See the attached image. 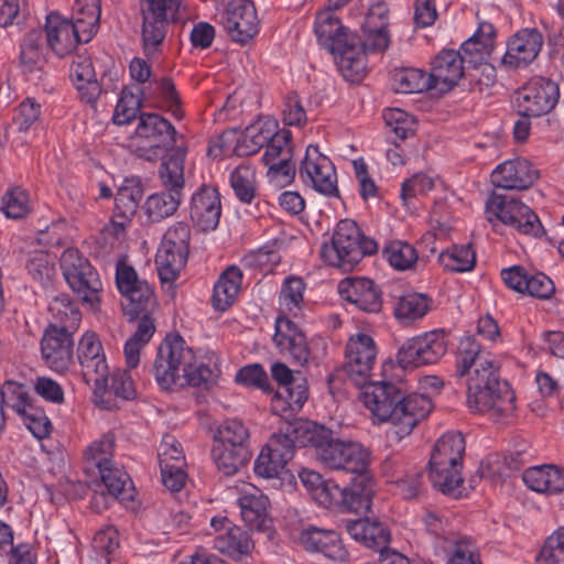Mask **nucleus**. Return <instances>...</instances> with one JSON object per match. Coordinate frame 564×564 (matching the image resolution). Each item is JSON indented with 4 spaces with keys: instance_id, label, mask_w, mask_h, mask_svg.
Masks as SVG:
<instances>
[{
    "instance_id": "nucleus-1",
    "label": "nucleus",
    "mask_w": 564,
    "mask_h": 564,
    "mask_svg": "<svg viewBox=\"0 0 564 564\" xmlns=\"http://www.w3.org/2000/svg\"><path fill=\"white\" fill-rule=\"evenodd\" d=\"M457 373L467 376V405L473 412L494 420L513 413L514 393L508 382L499 379L498 362L471 336L459 341Z\"/></svg>"
},
{
    "instance_id": "nucleus-2",
    "label": "nucleus",
    "mask_w": 564,
    "mask_h": 564,
    "mask_svg": "<svg viewBox=\"0 0 564 564\" xmlns=\"http://www.w3.org/2000/svg\"><path fill=\"white\" fill-rule=\"evenodd\" d=\"M153 370L163 390L183 386V380L198 387L219 376V357L213 351L195 354L180 336H167L158 349Z\"/></svg>"
},
{
    "instance_id": "nucleus-3",
    "label": "nucleus",
    "mask_w": 564,
    "mask_h": 564,
    "mask_svg": "<svg viewBox=\"0 0 564 564\" xmlns=\"http://www.w3.org/2000/svg\"><path fill=\"white\" fill-rule=\"evenodd\" d=\"M359 399L378 422L392 425L397 440L408 436L416 424L432 410V401L424 394L404 397L401 390L387 381L367 382L362 386Z\"/></svg>"
},
{
    "instance_id": "nucleus-4",
    "label": "nucleus",
    "mask_w": 564,
    "mask_h": 564,
    "mask_svg": "<svg viewBox=\"0 0 564 564\" xmlns=\"http://www.w3.org/2000/svg\"><path fill=\"white\" fill-rule=\"evenodd\" d=\"M300 441L315 449L317 460L326 468L352 474L367 471L371 453L362 444L334 438L332 431L305 420L297 427Z\"/></svg>"
},
{
    "instance_id": "nucleus-5",
    "label": "nucleus",
    "mask_w": 564,
    "mask_h": 564,
    "mask_svg": "<svg viewBox=\"0 0 564 564\" xmlns=\"http://www.w3.org/2000/svg\"><path fill=\"white\" fill-rule=\"evenodd\" d=\"M327 7L318 11L314 21V33L317 42L337 58L338 67L344 77L354 82L360 78L365 70V52L359 45V39L343 25L336 10Z\"/></svg>"
},
{
    "instance_id": "nucleus-6",
    "label": "nucleus",
    "mask_w": 564,
    "mask_h": 564,
    "mask_svg": "<svg viewBox=\"0 0 564 564\" xmlns=\"http://www.w3.org/2000/svg\"><path fill=\"white\" fill-rule=\"evenodd\" d=\"M464 453L463 435L458 432H448L436 441L429 463L433 486L456 498L464 495L460 476Z\"/></svg>"
},
{
    "instance_id": "nucleus-7",
    "label": "nucleus",
    "mask_w": 564,
    "mask_h": 564,
    "mask_svg": "<svg viewBox=\"0 0 564 564\" xmlns=\"http://www.w3.org/2000/svg\"><path fill=\"white\" fill-rule=\"evenodd\" d=\"M377 248V242L365 237L354 220L343 219L337 224L330 242L322 246L321 256L329 265L350 270L365 256L376 252Z\"/></svg>"
},
{
    "instance_id": "nucleus-8",
    "label": "nucleus",
    "mask_w": 564,
    "mask_h": 564,
    "mask_svg": "<svg viewBox=\"0 0 564 564\" xmlns=\"http://www.w3.org/2000/svg\"><path fill=\"white\" fill-rule=\"evenodd\" d=\"M300 423H305V420L288 421L270 437L254 462L256 475L264 479L282 476L286 465L293 458L295 447L306 446L300 441V433H297Z\"/></svg>"
},
{
    "instance_id": "nucleus-9",
    "label": "nucleus",
    "mask_w": 564,
    "mask_h": 564,
    "mask_svg": "<svg viewBox=\"0 0 564 564\" xmlns=\"http://www.w3.org/2000/svg\"><path fill=\"white\" fill-rule=\"evenodd\" d=\"M249 431L238 420H227L216 430L212 457L217 468L227 476L236 474L248 459Z\"/></svg>"
},
{
    "instance_id": "nucleus-10",
    "label": "nucleus",
    "mask_w": 564,
    "mask_h": 564,
    "mask_svg": "<svg viewBox=\"0 0 564 564\" xmlns=\"http://www.w3.org/2000/svg\"><path fill=\"white\" fill-rule=\"evenodd\" d=\"M485 210L489 221L497 219L520 234L541 237L544 232L535 213L528 205L510 195L492 194L486 202Z\"/></svg>"
},
{
    "instance_id": "nucleus-11",
    "label": "nucleus",
    "mask_w": 564,
    "mask_h": 564,
    "mask_svg": "<svg viewBox=\"0 0 564 564\" xmlns=\"http://www.w3.org/2000/svg\"><path fill=\"white\" fill-rule=\"evenodd\" d=\"M189 228L184 223L172 225L164 234L155 256L159 278L163 284H173L186 264Z\"/></svg>"
},
{
    "instance_id": "nucleus-12",
    "label": "nucleus",
    "mask_w": 564,
    "mask_h": 564,
    "mask_svg": "<svg viewBox=\"0 0 564 564\" xmlns=\"http://www.w3.org/2000/svg\"><path fill=\"white\" fill-rule=\"evenodd\" d=\"M61 269L70 289L83 302L96 308L100 301L102 284L89 261L77 249L69 248L61 257Z\"/></svg>"
},
{
    "instance_id": "nucleus-13",
    "label": "nucleus",
    "mask_w": 564,
    "mask_h": 564,
    "mask_svg": "<svg viewBox=\"0 0 564 564\" xmlns=\"http://www.w3.org/2000/svg\"><path fill=\"white\" fill-rule=\"evenodd\" d=\"M206 535L216 551L231 560H240L254 549L250 534L227 516H214Z\"/></svg>"
},
{
    "instance_id": "nucleus-14",
    "label": "nucleus",
    "mask_w": 564,
    "mask_h": 564,
    "mask_svg": "<svg viewBox=\"0 0 564 564\" xmlns=\"http://www.w3.org/2000/svg\"><path fill=\"white\" fill-rule=\"evenodd\" d=\"M447 351L443 332L432 330L408 339L398 351V361L403 368L433 365Z\"/></svg>"
},
{
    "instance_id": "nucleus-15",
    "label": "nucleus",
    "mask_w": 564,
    "mask_h": 564,
    "mask_svg": "<svg viewBox=\"0 0 564 564\" xmlns=\"http://www.w3.org/2000/svg\"><path fill=\"white\" fill-rule=\"evenodd\" d=\"M178 7V0H144L142 4V43L148 56L159 51L165 37V22L175 18Z\"/></svg>"
},
{
    "instance_id": "nucleus-16",
    "label": "nucleus",
    "mask_w": 564,
    "mask_h": 564,
    "mask_svg": "<svg viewBox=\"0 0 564 564\" xmlns=\"http://www.w3.org/2000/svg\"><path fill=\"white\" fill-rule=\"evenodd\" d=\"M77 358L84 380L95 387V393H105L108 388L109 367L106 355L95 333H85L77 347Z\"/></svg>"
},
{
    "instance_id": "nucleus-17",
    "label": "nucleus",
    "mask_w": 564,
    "mask_h": 564,
    "mask_svg": "<svg viewBox=\"0 0 564 564\" xmlns=\"http://www.w3.org/2000/svg\"><path fill=\"white\" fill-rule=\"evenodd\" d=\"M302 182L325 196H337V174L332 161L316 145H308L299 169Z\"/></svg>"
},
{
    "instance_id": "nucleus-18",
    "label": "nucleus",
    "mask_w": 564,
    "mask_h": 564,
    "mask_svg": "<svg viewBox=\"0 0 564 564\" xmlns=\"http://www.w3.org/2000/svg\"><path fill=\"white\" fill-rule=\"evenodd\" d=\"M558 96L556 83L544 77L532 78L517 93L516 104L519 115L545 116L555 107Z\"/></svg>"
},
{
    "instance_id": "nucleus-19",
    "label": "nucleus",
    "mask_w": 564,
    "mask_h": 564,
    "mask_svg": "<svg viewBox=\"0 0 564 564\" xmlns=\"http://www.w3.org/2000/svg\"><path fill=\"white\" fill-rule=\"evenodd\" d=\"M377 360V347L369 334H352L346 345V371L357 384L367 383Z\"/></svg>"
},
{
    "instance_id": "nucleus-20",
    "label": "nucleus",
    "mask_w": 564,
    "mask_h": 564,
    "mask_svg": "<svg viewBox=\"0 0 564 564\" xmlns=\"http://www.w3.org/2000/svg\"><path fill=\"white\" fill-rule=\"evenodd\" d=\"M543 43L544 37L538 29H520L508 39L501 64L508 69L525 68L539 56Z\"/></svg>"
},
{
    "instance_id": "nucleus-21",
    "label": "nucleus",
    "mask_w": 564,
    "mask_h": 564,
    "mask_svg": "<svg viewBox=\"0 0 564 564\" xmlns=\"http://www.w3.org/2000/svg\"><path fill=\"white\" fill-rule=\"evenodd\" d=\"M260 20L250 0H232L226 10L225 29L230 39L246 44L259 32Z\"/></svg>"
},
{
    "instance_id": "nucleus-22",
    "label": "nucleus",
    "mask_w": 564,
    "mask_h": 564,
    "mask_svg": "<svg viewBox=\"0 0 564 564\" xmlns=\"http://www.w3.org/2000/svg\"><path fill=\"white\" fill-rule=\"evenodd\" d=\"M273 341L282 355L300 366L306 365L311 359L306 336L289 317H276Z\"/></svg>"
},
{
    "instance_id": "nucleus-23",
    "label": "nucleus",
    "mask_w": 564,
    "mask_h": 564,
    "mask_svg": "<svg viewBox=\"0 0 564 564\" xmlns=\"http://www.w3.org/2000/svg\"><path fill=\"white\" fill-rule=\"evenodd\" d=\"M72 332L57 326H50L41 341L42 357L47 366L57 372H64L73 361Z\"/></svg>"
},
{
    "instance_id": "nucleus-24",
    "label": "nucleus",
    "mask_w": 564,
    "mask_h": 564,
    "mask_svg": "<svg viewBox=\"0 0 564 564\" xmlns=\"http://www.w3.org/2000/svg\"><path fill=\"white\" fill-rule=\"evenodd\" d=\"M539 178V171L525 159L517 158L499 164L491 173V182L503 189H524Z\"/></svg>"
},
{
    "instance_id": "nucleus-25",
    "label": "nucleus",
    "mask_w": 564,
    "mask_h": 564,
    "mask_svg": "<svg viewBox=\"0 0 564 564\" xmlns=\"http://www.w3.org/2000/svg\"><path fill=\"white\" fill-rule=\"evenodd\" d=\"M221 203L218 191L209 185L200 186L192 196L189 216L204 231L214 230L219 224Z\"/></svg>"
},
{
    "instance_id": "nucleus-26",
    "label": "nucleus",
    "mask_w": 564,
    "mask_h": 564,
    "mask_svg": "<svg viewBox=\"0 0 564 564\" xmlns=\"http://www.w3.org/2000/svg\"><path fill=\"white\" fill-rule=\"evenodd\" d=\"M464 58L460 52L443 50L432 62L429 74L433 90L447 93L464 75Z\"/></svg>"
},
{
    "instance_id": "nucleus-27",
    "label": "nucleus",
    "mask_w": 564,
    "mask_h": 564,
    "mask_svg": "<svg viewBox=\"0 0 564 564\" xmlns=\"http://www.w3.org/2000/svg\"><path fill=\"white\" fill-rule=\"evenodd\" d=\"M338 292L343 299L361 311L376 313L381 310V292L370 279L361 276L344 279L338 283Z\"/></svg>"
},
{
    "instance_id": "nucleus-28",
    "label": "nucleus",
    "mask_w": 564,
    "mask_h": 564,
    "mask_svg": "<svg viewBox=\"0 0 564 564\" xmlns=\"http://www.w3.org/2000/svg\"><path fill=\"white\" fill-rule=\"evenodd\" d=\"M238 505L241 518L250 530L268 531L270 529L269 500L259 488L245 485L240 490Z\"/></svg>"
},
{
    "instance_id": "nucleus-29",
    "label": "nucleus",
    "mask_w": 564,
    "mask_h": 564,
    "mask_svg": "<svg viewBox=\"0 0 564 564\" xmlns=\"http://www.w3.org/2000/svg\"><path fill=\"white\" fill-rule=\"evenodd\" d=\"M299 478L311 497L319 506L327 509L343 508L345 488H340L330 479H324L321 474L308 468H302L299 471Z\"/></svg>"
},
{
    "instance_id": "nucleus-30",
    "label": "nucleus",
    "mask_w": 564,
    "mask_h": 564,
    "mask_svg": "<svg viewBox=\"0 0 564 564\" xmlns=\"http://www.w3.org/2000/svg\"><path fill=\"white\" fill-rule=\"evenodd\" d=\"M46 42L57 56L73 52L77 43H86L69 20L58 13H50L45 23Z\"/></svg>"
},
{
    "instance_id": "nucleus-31",
    "label": "nucleus",
    "mask_w": 564,
    "mask_h": 564,
    "mask_svg": "<svg viewBox=\"0 0 564 564\" xmlns=\"http://www.w3.org/2000/svg\"><path fill=\"white\" fill-rule=\"evenodd\" d=\"M116 282L119 292L135 312L142 310L153 299L152 286L145 280H140L135 270L123 262L117 264Z\"/></svg>"
},
{
    "instance_id": "nucleus-32",
    "label": "nucleus",
    "mask_w": 564,
    "mask_h": 564,
    "mask_svg": "<svg viewBox=\"0 0 564 564\" xmlns=\"http://www.w3.org/2000/svg\"><path fill=\"white\" fill-rule=\"evenodd\" d=\"M276 129L278 122L273 118H259L235 138L232 151L239 156L252 155L274 135Z\"/></svg>"
},
{
    "instance_id": "nucleus-33",
    "label": "nucleus",
    "mask_w": 564,
    "mask_h": 564,
    "mask_svg": "<svg viewBox=\"0 0 564 564\" xmlns=\"http://www.w3.org/2000/svg\"><path fill=\"white\" fill-rule=\"evenodd\" d=\"M300 542L306 550L321 552L334 561L345 562L348 557L339 535L333 530L307 528L302 531Z\"/></svg>"
},
{
    "instance_id": "nucleus-34",
    "label": "nucleus",
    "mask_w": 564,
    "mask_h": 564,
    "mask_svg": "<svg viewBox=\"0 0 564 564\" xmlns=\"http://www.w3.org/2000/svg\"><path fill=\"white\" fill-rule=\"evenodd\" d=\"M134 134L150 148H159L175 141L173 126L158 113H141Z\"/></svg>"
},
{
    "instance_id": "nucleus-35",
    "label": "nucleus",
    "mask_w": 564,
    "mask_h": 564,
    "mask_svg": "<svg viewBox=\"0 0 564 564\" xmlns=\"http://www.w3.org/2000/svg\"><path fill=\"white\" fill-rule=\"evenodd\" d=\"M525 486L540 494H558L564 490V469L554 465L533 466L522 474Z\"/></svg>"
},
{
    "instance_id": "nucleus-36",
    "label": "nucleus",
    "mask_w": 564,
    "mask_h": 564,
    "mask_svg": "<svg viewBox=\"0 0 564 564\" xmlns=\"http://www.w3.org/2000/svg\"><path fill=\"white\" fill-rule=\"evenodd\" d=\"M345 528L354 540L368 547L383 549L390 540L387 528L380 521L369 518L345 521Z\"/></svg>"
},
{
    "instance_id": "nucleus-37",
    "label": "nucleus",
    "mask_w": 564,
    "mask_h": 564,
    "mask_svg": "<svg viewBox=\"0 0 564 564\" xmlns=\"http://www.w3.org/2000/svg\"><path fill=\"white\" fill-rule=\"evenodd\" d=\"M69 77L86 102H93L97 99L100 87L89 56L76 55L73 58Z\"/></svg>"
},
{
    "instance_id": "nucleus-38",
    "label": "nucleus",
    "mask_w": 564,
    "mask_h": 564,
    "mask_svg": "<svg viewBox=\"0 0 564 564\" xmlns=\"http://www.w3.org/2000/svg\"><path fill=\"white\" fill-rule=\"evenodd\" d=\"M101 6L99 0H75L72 8L70 23L89 42L99 29Z\"/></svg>"
},
{
    "instance_id": "nucleus-39",
    "label": "nucleus",
    "mask_w": 564,
    "mask_h": 564,
    "mask_svg": "<svg viewBox=\"0 0 564 564\" xmlns=\"http://www.w3.org/2000/svg\"><path fill=\"white\" fill-rule=\"evenodd\" d=\"M242 272L236 265H229L218 278L214 285L213 306L217 311L228 310L241 290Z\"/></svg>"
},
{
    "instance_id": "nucleus-40",
    "label": "nucleus",
    "mask_w": 564,
    "mask_h": 564,
    "mask_svg": "<svg viewBox=\"0 0 564 564\" xmlns=\"http://www.w3.org/2000/svg\"><path fill=\"white\" fill-rule=\"evenodd\" d=\"M307 400V382L304 379L279 388L275 392L271 408L272 411L281 416H288L299 412Z\"/></svg>"
},
{
    "instance_id": "nucleus-41",
    "label": "nucleus",
    "mask_w": 564,
    "mask_h": 564,
    "mask_svg": "<svg viewBox=\"0 0 564 564\" xmlns=\"http://www.w3.org/2000/svg\"><path fill=\"white\" fill-rule=\"evenodd\" d=\"M359 474L354 478L349 489H345L343 508L355 513H367L371 509L375 495V481L371 477Z\"/></svg>"
},
{
    "instance_id": "nucleus-42",
    "label": "nucleus",
    "mask_w": 564,
    "mask_h": 564,
    "mask_svg": "<svg viewBox=\"0 0 564 564\" xmlns=\"http://www.w3.org/2000/svg\"><path fill=\"white\" fill-rule=\"evenodd\" d=\"M305 282L303 279L291 275L288 276L280 289L279 294V316L299 317L303 313Z\"/></svg>"
},
{
    "instance_id": "nucleus-43",
    "label": "nucleus",
    "mask_w": 564,
    "mask_h": 564,
    "mask_svg": "<svg viewBox=\"0 0 564 564\" xmlns=\"http://www.w3.org/2000/svg\"><path fill=\"white\" fill-rule=\"evenodd\" d=\"M51 325L67 330H75L79 326L82 315L78 308L72 303L66 294L53 296L48 303Z\"/></svg>"
},
{
    "instance_id": "nucleus-44",
    "label": "nucleus",
    "mask_w": 564,
    "mask_h": 564,
    "mask_svg": "<svg viewBox=\"0 0 564 564\" xmlns=\"http://www.w3.org/2000/svg\"><path fill=\"white\" fill-rule=\"evenodd\" d=\"M182 194L175 191H162L150 195L144 203V213L151 221H161L177 210Z\"/></svg>"
},
{
    "instance_id": "nucleus-45",
    "label": "nucleus",
    "mask_w": 564,
    "mask_h": 564,
    "mask_svg": "<svg viewBox=\"0 0 564 564\" xmlns=\"http://www.w3.org/2000/svg\"><path fill=\"white\" fill-rule=\"evenodd\" d=\"M431 307L430 299L422 293H406L394 305V315L402 324H412L423 318Z\"/></svg>"
},
{
    "instance_id": "nucleus-46",
    "label": "nucleus",
    "mask_w": 564,
    "mask_h": 564,
    "mask_svg": "<svg viewBox=\"0 0 564 564\" xmlns=\"http://www.w3.org/2000/svg\"><path fill=\"white\" fill-rule=\"evenodd\" d=\"M392 87L397 93L415 94L433 90L429 74L419 68L403 67L395 69L391 76Z\"/></svg>"
},
{
    "instance_id": "nucleus-47",
    "label": "nucleus",
    "mask_w": 564,
    "mask_h": 564,
    "mask_svg": "<svg viewBox=\"0 0 564 564\" xmlns=\"http://www.w3.org/2000/svg\"><path fill=\"white\" fill-rule=\"evenodd\" d=\"M143 191L138 178H126L115 196L116 217L131 218L139 206Z\"/></svg>"
},
{
    "instance_id": "nucleus-48",
    "label": "nucleus",
    "mask_w": 564,
    "mask_h": 564,
    "mask_svg": "<svg viewBox=\"0 0 564 564\" xmlns=\"http://www.w3.org/2000/svg\"><path fill=\"white\" fill-rule=\"evenodd\" d=\"M383 259L398 271H406L414 268L419 260L416 249L402 240H392L382 249Z\"/></svg>"
},
{
    "instance_id": "nucleus-49",
    "label": "nucleus",
    "mask_w": 564,
    "mask_h": 564,
    "mask_svg": "<svg viewBox=\"0 0 564 564\" xmlns=\"http://www.w3.org/2000/svg\"><path fill=\"white\" fill-rule=\"evenodd\" d=\"M184 160L185 155L181 152H174L163 160L159 176L165 189L182 194L185 184Z\"/></svg>"
},
{
    "instance_id": "nucleus-50",
    "label": "nucleus",
    "mask_w": 564,
    "mask_h": 564,
    "mask_svg": "<svg viewBox=\"0 0 564 564\" xmlns=\"http://www.w3.org/2000/svg\"><path fill=\"white\" fill-rule=\"evenodd\" d=\"M438 262L445 270L467 272L476 264V253L469 245L452 246L440 253Z\"/></svg>"
},
{
    "instance_id": "nucleus-51",
    "label": "nucleus",
    "mask_w": 564,
    "mask_h": 564,
    "mask_svg": "<svg viewBox=\"0 0 564 564\" xmlns=\"http://www.w3.org/2000/svg\"><path fill=\"white\" fill-rule=\"evenodd\" d=\"M230 186L237 198L246 204L251 203L257 193L256 172L249 165H239L230 172Z\"/></svg>"
},
{
    "instance_id": "nucleus-52",
    "label": "nucleus",
    "mask_w": 564,
    "mask_h": 564,
    "mask_svg": "<svg viewBox=\"0 0 564 564\" xmlns=\"http://www.w3.org/2000/svg\"><path fill=\"white\" fill-rule=\"evenodd\" d=\"M281 262V254L273 246H264L243 256V268L254 270L263 274L271 273Z\"/></svg>"
},
{
    "instance_id": "nucleus-53",
    "label": "nucleus",
    "mask_w": 564,
    "mask_h": 564,
    "mask_svg": "<svg viewBox=\"0 0 564 564\" xmlns=\"http://www.w3.org/2000/svg\"><path fill=\"white\" fill-rule=\"evenodd\" d=\"M115 438L112 434H105L94 441L84 452L87 463L98 468L99 473L112 466Z\"/></svg>"
},
{
    "instance_id": "nucleus-54",
    "label": "nucleus",
    "mask_w": 564,
    "mask_h": 564,
    "mask_svg": "<svg viewBox=\"0 0 564 564\" xmlns=\"http://www.w3.org/2000/svg\"><path fill=\"white\" fill-rule=\"evenodd\" d=\"M291 132L289 130L278 129L274 135L265 143L267 148L262 155L265 165L281 163L291 160Z\"/></svg>"
},
{
    "instance_id": "nucleus-55",
    "label": "nucleus",
    "mask_w": 564,
    "mask_h": 564,
    "mask_svg": "<svg viewBox=\"0 0 564 564\" xmlns=\"http://www.w3.org/2000/svg\"><path fill=\"white\" fill-rule=\"evenodd\" d=\"M21 63L25 70L32 72L44 62L43 36L40 30L28 33L21 45Z\"/></svg>"
},
{
    "instance_id": "nucleus-56",
    "label": "nucleus",
    "mask_w": 564,
    "mask_h": 564,
    "mask_svg": "<svg viewBox=\"0 0 564 564\" xmlns=\"http://www.w3.org/2000/svg\"><path fill=\"white\" fill-rule=\"evenodd\" d=\"M26 269L33 280L46 288L55 276L54 258L44 251H35L31 254Z\"/></svg>"
},
{
    "instance_id": "nucleus-57",
    "label": "nucleus",
    "mask_w": 564,
    "mask_h": 564,
    "mask_svg": "<svg viewBox=\"0 0 564 564\" xmlns=\"http://www.w3.org/2000/svg\"><path fill=\"white\" fill-rule=\"evenodd\" d=\"M383 119L390 131L400 140L409 138L415 131L414 118L402 109H386Z\"/></svg>"
},
{
    "instance_id": "nucleus-58",
    "label": "nucleus",
    "mask_w": 564,
    "mask_h": 564,
    "mask_svg": "<svg viewBox=\"0 0 564 564\" xmlns=\"http://www.w3.org/2000/svg\"><path fill=\"white\" fill-rule=\"evenodd\" d=\"M1 399L4 404L14 410L19 415L33 405L25 387L21 383L8 380L0 387Z\"/></svg>"
},
{
    "instance_id": "nucleus-59",
    "label": "nucleus",
    "mask_w": 564,
    "mask_h": 564,
    "mask_svg": "<svg viewBox=\"0 0 564 564\" xmlns=\"http://www.w3.org/2000/svg\"><path fill=\"white\" fill-rule=\"evenodd\" d=\"M1 209L8 218L19 219L30 212L29 196L21 187H13L2 197Z\"/></svg>"
},
{
    "instance_id": "nucleus-60",
    "label": "nucleus",
    "mask_w": 564,
    "mask_h": 564,
    "mask_svg": "<svg viewBox=\"0 0 564 564\" xmlns=\"http://www.w3.org/2000/svg\"><path fill=\"white\" fill-rule=\"evenodd\" d=\"M159 463L160 468L176 464L186 465L183 447L175 436L170 434L163 436L159 446Z\"/></svg>"
},
{
    "instance_id": "nucleus-61",
    "label": "nucleus",
    "mask_w": 564,
    "mask_h": 564,
    "mask_svg": "<svg viewBox=\"0 0 564 564\" xmlns=\"http://www.w3.org/2000/svg\"><path fill=\"white\" fill-rule=\"evenodd\" d=\"M539 561L545 564L564 563V527L558 528L546 539Z\"/></svg>"
},
{
    "instance_id": "nucleus-62",
    "label": "nucleus",
    "mask_w": 564,
    "mask_h": 564,
    "mask_svg": "<svg viewBox=\"0 0 564 564\" xmlns=\"http://www.w3.org/2000/svg\"><path fill=\"white\" fill-rule=\"evenodd\" d=\"M20 416L24 425L36 438H44L50 435L52 424L43 410L32 405L26 408V411Z\"/></svg>"
},
{
    "instance_id": "nucleus-63",
    "label": "nucleus",
    "mask_w": 564,
    "mask_h": 564,
    "mask_svg": "<svg viewBox=\"0 0 564 564\" xmlns=\"http://www.w3.org/2000/svg\"><path fill=\"white\" fill-rule=\"evenodd\" d=\"M140 106L138 96L130 91H122L113 111V122L119 126L129 123L137 117Z\"/></svg>"
},
{
    "instance_id": "nucleus-64",
    "label": "nucleus",
    "mask_w": 564,
    "mask_h": 564,
    "mask_svg": "<svg viewBox=\"0 0 564 564\" xmlns=\"http://www.w3.org/2000/svg\"><path fill=\"white\" fill-rule=\"evenodd\" d=\"M99 474L109 494L115 497L124 495L131 488L129 475L120 468L110 466Z\"/></svg>"
}]
</instances>
